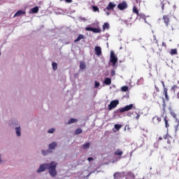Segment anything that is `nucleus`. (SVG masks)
Instances as JSON below:
<instances>
[{"label": "nucleus", "instance_id": "obj_1", "mask_svg": "<svg viewBox=\"0 0 179 179\" xmlns=\"http://www.w3.org/2000/svg\"><path fill=\"white\" fill-rule=\"evenodd\" d=\"M58 164L52 162L50 164H41L38 169L37 170V173H43V171H45V170H49V174L51 177H57V166Z\"/></svg>", "mask_w": 179, "mask_h": 179}, {"label": "nucleus", "instance_id": "obj_2", "mask_svg": "<svg viewBox=\"0 0 179 179\" xmlns=\"http://www.w3.org/2000/svg\"><path fill=\"white\" fill-rule=\"evenodd\" d=\"M117 62H118V57H117V55H115V52H114L113 50H111L110 55L109 65L110 64H112L113 68L117 69L118 67V66H117Z\"/></svg>", "mask_w": 179, "mask_h": 179}, {"label": "nucleus", "instance_id": "obj_3", "mask_svg": "<svg viewBox=\"0 0 179 179\" xmlns=\"http://www.w3.org/2000/svg\"><path fill=\"white\" fill-rule=\"evenodd\" d=\"M131 110H136V106H135V104L131 103L129 105H127L126 106L123 108H120L117 110V113H125V111H129Z\"/></svg>", "mask_w": 179, "mask_h": 179}, {"label": "nucleus", "instance_id": "obj_4", "mask_svg": "<svg viewBox=\"0 0 179 179\" xmlns=\"http://www.w3.org/2000/svg\"><path fill=\"white\" fill-rule=\"evenodd\" d=\"M118 104H120V101L118 100H113L110 101V104L108 105V110L111 111V110L115 108Z\"/></svg>", "mask_w": 179, "mask_h": 179}, {"label": "nucleus", "instance_id": "obj_5", "mask_svg": "<svg viewBox=\"0 0 179 179\" xmlns=\"http://www.w3.org/2000/svg\"><path fill=\"white\" fill-rule=\"evenodd\" d=\"M128 8V3H127V1H123L122 2L120 3L117 5V9L120 10H125Z\"/></svg>", "mask_w": 179, "mask_h": 179}, {"label": "nucleus", "instance_id": "obj_6", "mask_svg": "<svg viewBox=\"0 0 179 179\" xmlns=\"http://www.w3.org/2000/svg\"><path fill=\"white\" fill-rule=\"evenodd\" d=\"M86 31H92L93 33H101L100 28H93L92 27H87L85 28Z\"/></svg>", "mask_w": 179, "mask_h": 179}, {"label": "nucleus", "instance_id": "obj_7", "mask_svg": "<svg viewBox=\"0 0 179 179\" xmlns=\"http://www.w3.org/2000/svg\"><path fill=\"white\" fill-rule=\"evenodd\" d=\"M115 179H123L125 177L124 172H115L113 175Z\"/></svg>", "mask_w": 179, "mask_h": 179}, {"label": "nucleus", "instance_id": "obj_8", "mask_svg": "<svg viewBox=\"0 0 179 179\" xmlns=\"http://www.w3.org/2000/svg\"><path fill=\"white\" fill-rule=\"evenodd\" d=\"M117 5L114 3L113 2H110L109 4L106 6V10H114V8H115Z\"/></svg>", "mask_w": 179, "mask_h": 179}, {"label": "nucleus", "instance_id": "obj_9", "mask_svg": "<svg viewBox=\"0 0 179 179\" xmlns=\"http://www.w3.org/2000/svg\"><path fill=\"white\" fill-rule=\"evenodd\" d=\"M163 138L165 140H167V143H169V145H170V143H171V139H173V137H171V136H170L169 134V133H167L166 134L163 136Z\"/></svg>", "mask_w": 179, "mask_h": 179}, {"label": "nucleus", "instance_id": "obj_10", "mask_svg": "<svg viewBox=\"0 0 179 179\" xmlns=\"http://www.w3.org/2000/svg\"><path fill=\"white\" fill-rule=\"evenodd\" d=\"M152 122L153 124H159L162 122V117L159 116H155L152 118Z\"/></svg>", "mask_w": 179, "mask_h": 179}, {"label": "nucleus", "instance_id": "obj_11", "mask_svg": "<svg viewBox=\"0 0 179 179\" xmlns=\"http://www.w3.org/2000/svg\"><path fill=\"white\" fill-rule=\"evenodd\" d=\"M94 50L96 55L100 57L101 55V48L100 46H96Z\"/></svg>", "mask_w": 179, "mask_h": 179}, {"label": "nucleus", "instance_id": "obj_12", "mask_svg": "<svg viewBox=\"0 0 179 179\" xmlns=\"http://www.w3.org/2000/svg\"><path fill=\"white\" fill-rule=\"evenodd\" d=\"M115 156H122L124 155V152L121 150V149L117 148L115 152H114Z\"/></svg>", "mask_w": 179, "mask_h": 179}, {"label": "nucleus", "instance_id": "obj_13", "mask_svg": "<svg viewBox=\"0 0 179 179\" xmlns=\"http://www.w3.org/2000/svg\"><path fill=\"white\" fill-rule=\"evenodd\" d=\"M164 22L166 24V26H169V23H170V18H169V15H164L163 16Z\"/></svg>", "mask_w": 179, "mask_h": 179}, {"label": "nucleus", "instance_id": "obj_14", "mask_svg": "<svg viewBox=\"0 0 179 179\" xmlns=\"http://www.w3.org/2000/svg\"><path fill=\"white\" fill-rule=\"evenodd\" d=\"M168 92V90L167 88L164 87V92H163V94L165 96V99L169 101V100H170V98L169 97V94L167 93Z\"/></svg>", "mask_w": 179, "mask_h": 179}, {"label": "nucleus", "instance_id": "obj_15", "mask_svg": "<svg viewBox=\"0 0 179 179\" xmlns=\"http://www.w3.org/2000/svg\"><path fill=\"white\" fill-rule=\"evenodd\" d=\"M22 15H26V11H23L22 10H18L15 15L14 17H16L17 16H22Z\"/></svg>", "mask_w": 179, "mask_h": 179}, {"label": "nucleus", "instance_id": "obj_16", "mask_svg": "<svg viewBox=\"0 0 179 179\" xmlns=\"http://www.w3.org/2000/svg\"><path fill=\"white\" fill-rule=\"evenodd\" d=\"M85 38H86V37L85 36V35L83 34H80L77 38L74 41V43H78V41H80V40H85Z\"/></svg>", "mask_w": 179, "mask_h": 179}, {"label": "nucleus", "instance_id": "obj_17", "mask_svg": "<svg viewBox=\"0 0 179 179\" xmlns=\"http://www.w3.org/2000/svg\"><path fill=\"white\" fill-rule=\"evenodd\" d=\"M102 29L103 31H106V29L108 30L110 29V24L108 22H105L102 26Z\"/></svg>", "mask_w": 179, "mask_h": 179}, {"label": "nucleus", "instance_id": "obj_18", "mask_svg": "<svg viewBox=\"0 0 179 179\" xmlns=\"http://www.w3.org/2000/svg\"><path fill=\"white\" fill-rule=\"evenodd\" d=\"M57 148V143L56 142H52L49 145V150H54Z\"/></svg>", "mask_w": 179, "mask_h": 179}, {"label": "nucleus", "instance_id": "obj_19", "mask_svg": "<svg viewBox=\"0 0 179 179\" xmlns=\"http://www.w3.org/2000/svg\"><path fill=\"white\" fill-rule=\"evenodd\" d=\"M103 83L105 85H106L107 86H110V85H111V78H106L104 81H103Z\"/></svg>", "mask_w": 179, "mask_h": 179}, {"label": "nucleus", "instance_id": "obj_20", "mask_svg": "<svg viewBox=\"0 0 179 179\" xmlns=\"http://www.w3.org/2000/svg\"><path fill=\"white\" fill-rule=\"evenodd\" d=\"M133 13H135L137 16H139V10L136 6H133Z\"/></svg>", "mask_w": 179, "mask_h": 179}, {"label": "nucleus", "instance_id": "obj_21", "mask_svg": "<svg viewBox=\"0 0 179 179\" xmlns=\"http://www.w3.org/2000/svg\"><path fill=\"white\" fill-rule=\"evenodd\" d=\"M167 3H169V1H167V0H162L161 2V5H162V10H164V6L167 5Z\"/></svg>", "mask_w": 179, "mask_h": 179}, {"label": "nucleus", "instance_id": "obj_22", "mask_svg": "<svg viewBox=\"0 0 179 179\" xmlns=\"http://www.w3.org/2000/svg\"><path fill=\"white\" fill-rule=\"evenodd\" d=\"M164 121L165 122L166 128H169V127H170V124H169V120H167V116L164 117Z\"/></svg>", "mask_w": 179, "mask_h": 179}, {"label": "nucleus", "instance_id": "obj_23", "mask_svg": "<svg viewBox=\"0 0 179 179\" xmlns=\"http://www.w3.org/2000/svg\"><path fill=\"white\" fill-rule=\"evenodd\" d=\"M15 132H16L17 136H20V135H21V129H20V127H16V128H15Z\"/></svg>", "mask_w": 179, "mask_h": 179}, {"label": "nucleus", "instance_id": "obj_24", "mask_svg": "<svg viewBox=\"0 0 179 179\" xmlns=\"http://www.w3.org/2000/svg\"><path fill=\"white\" fill-rule=\"evenodd\" d=\"M83 149H89L90 148V143H86L82 145Z\"/></svg>", "mask_w": 179, "mask_h": 179}, {"label": "nucleus", "instance_id": "obj_25", "mask_svg": "<svg viewBox=\"0 0 179 179\" xmlns=\"http://www.w3.org/2000/svg\"><path fill=\"white\" fill-rule=\"evenodd\" d=\"M31 12L32 13H38V8L37 6L31 9Z\"/></svg>", "mask_w": 179, "mask_h": 179}, {"label": "nucleus", "instance_id": "obj_26", "mask_svg": "<svg viewBox=\"0 0 179 179\" xmlns=\"http://www.w3.org/2000/svg\"><path fill=\"white\" fill-rule=\"evenodd\" d=\"M80 69H86V64H85V62H80Z\"/></svg>", "mask_w": 179, "mask_h": 179}, {"label": "nucleus", "instance_id": "obj_27", "mask_svg": "<svg viewBox=\"0 0 179 179\" xmlns=\"http://www.w3.org/2000/svg\"><path fill=\"white\" fill-rule=\"evenodd\" d=\"M74 122H78V119L71 118L67 124L69 125L71 124H74Z\"/></svg>", "mask_w": 179, "mask_h": 179}, {"label": "nucleus", "instance_id": "obj_28", "mask_svg": "<svg viewBox=\"0 0 179 179\" xmlns=\"http://www.w3.org/2000/svg\"><path fill=\"white\" fill-rule=\"evenodd\" d=\"M52 66L53 71H57V69H58V64L55 62H53L52 64Z\"/></svg>", "mask_w": 179, "mask_h": 179}, {"label": "nucleus", "instance_id": "obj_29", "mask_svg": "<svg viewBox=\"0 0 179 179\" xmlns=\"http://www.w3.org/2000/svg\"><path fill=\"white\" fill-rule=\"evenodd\" d=\"M83 130L80 128H78L76 131H75V134L76 135H79L80 134H82Z\"/></svg>", "mask_w": 179, "mask_h": 179}, {"label": "nucleus", "instance_id": "obj_30", "mask_svg": "<svg viewBox=\"0 0 179 179\" xmlns=\"http://www.w3.org/2000/svg\"><path fill=\"white\" fill-rule=\"evenodd\" d=\"M171 55H177V49H172L170 52Z\"/></svg>", "mask_w": 179, "mask_h": 179}, {"label": "nucleus", "instance_id": "obj_31", "mask_svg": "<svg viewBox=\"0 0 179 179\" xmlns=\"http://www.w3.org/2000/svg\"><path fill=\"white\" fill-rule=\"evenodd\" d=\"M114 127H115V129H116L117 131H118L119 129H121V128L122 127V125L116 124H115Z\"/></svg>", "mask_w": 179, "mask_h": 179}, {"label": "nucleus", "instance_id": "obj_32", "mask_svg": "<svg viewBox=\"0 0 179 179\" xmlns=\"http://www.w3.org/2000/svg\"><path fill=\"white\" fill-rule=\"evenodd\" d=\"M129 177L131 179H135V175H134L133 173L129 174L126 179H129Z\"/></svg>", "mask_w": 179, "mask_h": 179}, {"label": "nucleus", "instance_id": "obj_33", "mask_svg": "<svg viewBox=\"0 0 179 179\" xmlns=\"http://www.w3.org/2000/svg\"><path fill=\"white\" fill-rule=\"evenodd\" d=\"M128 86H123L122 87V92H128Z\"/></svg>", "mask_w": 179, "mask_h": 179}, {"label": "nucleus", "instance_id": "obj_34", "mask_svg": "<svg viewBox=\"0 0 179 179\" xmlns=\"http://www.w3.org/2000/svg\"><path fill=\"white\" fill-rule=\"evenodd\" d=\"M179 87L177 85H173V87H172L171 90H173L174 93H176V90H178Z\"/></svg>", "mask_w": 179, "mask_h": 179}, {"label": "nucleus", "instance_id": "obj_35", "mask_svg": "<svg viewBox=\"0 0 179 179\" xmlns=\"http://www.w3.org/2000/svg\"><path fill=\"white\" fill-rule=\"evenodd\" d=\"M92 9H93L94 12H99V7H97L96 6H94L92 7Z\"/></svg>", "mask_w": 179, "mask_h": 179}, {"label": "nucleus", "instance_id": "obj_36", "mask_svg": "<svg viewBox=\"0 0 179 179\" xmlns=\"http://www.w3.org/2000/svg\"><path fill=\"white\" fill-rule=\"evenodd\" d=\"M55 131V129L54 128H52L48 131V134H54Z\"/></svg>", "mask_w": 179, "mask_h": 179}, {"label": "nucleus", "instance_id": "obj_37", "mask_svg": "<svg viewBox=\"0 0 179 179\" xmlns=\"http://www.w3.org/2000/svg\"><path fill=\"white\" fill-rule=\"evenodd\" d=\"M153 41L154 43H155V44H159V41H157V39L156 38V36H153Z\"/></svg>", "mask_w": 179, "mask_h": 179}, {"label": "nucleus", "instance_id": "obj_38", "mask_svg": "<svg viewBox=\"0 0 179 179\" xmlns=\"http://www.w3.org/2000/svg\"><path fill=\"white\" fill-rule=\"evenodd\" d=\"M48 153H50V151L42 150V154L43 155V156H46Z\"/></svg>", "mask_w": 179, "mask_h": 179}, {"label": "nucleus", "instance_id": "obj_39", "mask_svg": "<svg viewBox=\"0 0 179 179\" xmlns=\"http://www.w3.org/2000/svg\"><path fill=\"white\" fill-rule=\"evenodd\" d=\"M178 128H179V125H178V124L175 126V132L177 133L178 131Z\"/></svg>", "mask_w": 179, "mask_h": 179}, {"label": "nucleus", "instance_id": "obj_40", "mask_svg": "<svg viewBox=\"0 0 179 179\" xmlns=\"http://www.w3.org/2000/svg\"><path fill=\"white\" fill-rule=\"evenodd\" d=\"M171 115H172V117H173V118H177V114H176V113L171 112Z\"/></svg>", "mask_w": 179, "mask_h": 179}, {"label": "nucleus", "instance_id": "obj_41", "mask_svg": "<svg viewBox=\"0 0 179 179\" xmlns=\"http://www.w3.org/2000/svg\"><path fill=\"white\" fill-rule=\"evenodd\" d=\"M115 75V70H112L111 71H110V76H114Z\"/></svg>", "mask_w": 179, "mask_h": 179}, {"label": "nucleus", "instance_id": "obj_42", "mask_svg": "<svg viewBox=\"0 0 179 179\" xmlns=\"http://www.w3.org/2000/svg\"><path fill=\"white\" fill-rule=\"evenodd\" d=\"M99 86H100V83L95 81V87L97 88Z\"/></svg>", "mask_w": 179, "mask_h": 179}, {"label": "nucleus", "instance_id": "obj_43", "mask_svg": "<svg viewBox=\"0 0 179 179\" xmlns=\"http://www.w3.org/2000/svg\"><path fill=\"white\" fill-rule=\"evenodd\" d=\"M155 88L156 90V92H160V90L159 89V87H157V85H155Z\"/></svg>", "mask_w": 179, "mask_h": 179}, {"label": "nucleus", "instance_id": "obj_44", "mask_svg": "<svg viewBox=\"0 0 179 179\" xmlns=\"http://www.w3.org/2000/svg\"><path fill=\"white\" fill-rule=\"evenodd\" d=\"M87 160H88V162H93L94 159H93V157H88Z\"/></svg>", "mask_w": 179, "mask_h": 179}, {"label": "nucleus", "instance_id": "obj_45", "mask_svg": "<svg viewBox=\"0 0 179 179\" xmlns=\"http://www.w3.org/2000/svg\"><path fill=\"white\" fill-rule=\"evenodd\" d=\"M140 117H141V114L137 113V116L136 117V120H139Z\"/></svg>", "mask_w": 179, "mask_h": 179}, {"label": "nucleus", "instance_id": "obj_46", "mask_svg": "<svg viewBox=\"0 0 179 179\" xmlns=\"http://www.w3.org/2000/svg\"><path fill=\"white\" fill-rule=\"evenodd\" d=\"M163 141V137L160 136L158 138V142Z\"/></svg>", "mask_w": 179, "mask_h": 179}, {"label": "nucleus", "instance_id": "obj_47", "mask_svg": "<svg viewBox=\"0 0 179 179\" xmlns=\"http://www.w3.org/2000/svg\"><path fill=\"white\" fill-rule=\"evenodd\" d=\"M162 46L165 47V48H166V47H167V45L166 44V43L162 42Z\"/></svg>", "mask_w": 179, "mask_h": 179}, {"label": "nucleus", "instance_id": "obj_48", "mask_svg": "<svg viewBox=\"0 0 179 179\" xmlns=\"http://www.w3.org/2000/svg\"><path fill=\"white\" fill-rule=\"evenodd\" d=\"M68 3H72V0H65Z\"/></svg>", "mask_w": 179, "mask_h": 179}, {"label": "nucleus", "instance_id": "obj_49", "mask_svg": "<svg viewBox=\"0 0 179 179\" xmlns=\"http://www.w3.org/2000/svg\"><path fill=\"white\" fill-rule=\"evenodd\" d=\"M106 15H107V16H108L110 15V13L107 12Z\"/></svg>", "mask_w": 179, "mask_h": 179}, {"label": "nucleus", "instance_id": "obj_50", "mask_svg": "<svg viewBox=\"0 0 179 179\" xmlns=\"http://www.w3.org/2000/svg\"><path fill=\"white\" fill-rule=\"evenodd\" d=\"M91 174H92V172L88 174V176H90Z\"/></svg>", "mask_w": 179, "mask_h": 179}, {"label": "nucleus", "instance_id": "obj_51", "mask_svg": "<svg viewBox=\"0 0 179 179\" xmlns=\"http://www.w3.org/2000/svg\"><path fill=\"white\" fill-rule=\"evenodd\" d=\"M153 96H156V94H155V93H154V94H153Z\"/></svg>", "mask_w": 179, "mask_h": 179}, {"label": "nucleus", "instance_id": "obj_52", "mask_svg": "<svg viewBox=\"0 0 179 179\" xmlns=\"http://www.w3.org/2000/svg\"><path fill=\"white\" fill-rule=\"evenodd\" d=\"M1 162H2V159H1V158H0V163H1Z\"/></svg>", "mask_w": 179, "mask_h": 179}, {"label": "nucleus", "instance_id": "obj_53", "mask_svg": "<svg viewBox=\"0 0 179 179\" xmlns=\"http://www.w3.org/2000/svg\"><path fill=\"white\" fill-rule=\"evenodd\" d=\"M178 125H179V121H178Z\"/></svg>", "mask_w": 179, "mask_h": 179}]
</instances>
